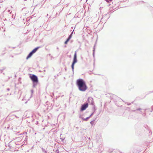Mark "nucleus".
<instances>
[{
  "instance_id": "obj_7",
  "label": "nucleus",
  "mask_w": 153,
  "mask_h": 153,
  "mask_svg": "<svg viewBox=\"0 0 153 153\" xmlns=\"http://www.w3.org/2000/svg\"><path fill=\"white\" fill-rule=\"evenodd\" d=\"M107 2H109L110 1H111L112 0H105Z\"/></svg>"
},
{
  "instance_id": "obj_6",
  "label": "nucleus",
  "mask_w": 153,
  "mask_h": 153,
  "mask_svg": "<svg viewBox=\"0 0 153 153\" xmlns=\"http://www.w3.org/2000/svg\"><path fill=\"white\" fill-rule=\"evenodd\" d=\"M74 30L73 31V32L71 33V34L69 35L68 38L67 39L66 41L65 42V44H66L67 42L70 40L71 38L72 34L73 33Z\"/></svg>"
},
{
  "instance_id": "obj_2",
  "label": "nucleus",
  "mask_w": 153,
  "mask_h": 153,
  "mask_svg": "<svg viewBox=\"0 0 153 153\" xmlns=\"http://www.w3.org/2000/svg\"><path fill=\"white\" fill-rule=\"evenodd\" d=\"M30 77L33 82L37 83L38 82V78L36 76L33 74L30 75Z\"/></svg>"
},
{
  "instance_id": "obj_4",
  "label": "nucleus",
  "mask_w": 153,
  "mask_h": 153,
  "mask_svg": "<svg viewBox=\"0 0 153 153\" xmlns=\"http://www.w3.org/2000/svg\"><path fill=\"white\" fill-rule=\"evenodd\" d=\"M38 49V48H35L31 52H30L27 57V59H28V58H30L32 56L33 54Z\"/></svg>"
},
{
  "instance_id": "obj_9",
  "label": "nucleus",
  "mask_w": 153,
  "mask_h": 153,
  "mask_svg": "<svg viewBox=\"0 0 153 153\" xmlns=\"http://www.w3.org/2000/svg\"><path fill=\"white\" fill-rule=\"evenodd\" d=\"M36 48H40V47H36Z\"/></svg>"
},
{
  "instance_id": "obj_10",
  "label": "nucleus",
  "mask_w": 153,
  "mask_h": 153,
  "mask_svg": "<svg viewBox=\"0 0 153 153\" xmlns=\"http://www.w3.org/2000/svg\"><path fill=\"white\" fill-rule=\"evenodd\" d=\"M25 1H26V0H25Z\"/></svg>"
},
{
  "instance_id": "obj_8",
  "label": "nucleus",
  "mask_w": 153,
  "mask_h": 153,
  "mask_svg": "<svg viewBox=\"0 0 153 153\" xmlns=\"http://www.w3.org/2000/svg\"><path fill=\"white\" fill-rule=\"evenodd\" d=\"M7 11H8L9 12V13H11V12H10V10H7Z\"/></svg>"
},
{
  "instance_id": "obj_5",
  "label": "nucleus",
  "mask_w": 153,
  "mask_h": 153,
  "mask_svg": "<svg viewBox=\"0 0 153 153\" xmlns=\"http://www.w3.org/2000/svg\"><path fill=\"white\" fill-rule=\"evenodd\" d=\"M88 107V103L84 104L82 105L81 108V111H83L85 110Z\"/></svg>"
},
{
  "instance_id": "obj_1",
  "label": "nucleus",
  "mask_w": 153,
  "mask_h": 153,
  "mask_svg": "<svg viewBox=\"0 0 153 153\" xmlns=\"http://www.w3.org/2000/svg\"><path fill=\"white\" fill-rule=\"evenodd\" d=\"M76 84L79 90L82 91H85L87 89L85 82L82 79H78L76 81Z\"/></svg>"
},
{
  "instance_id": "obj_3",
  "label": "nucleus",
  "mask_w": 153,
  "mask_h": 153,
  "mask_svg": "<svg viewBox=\"0 0 153 153\" xmlns=\"http://www.w3.org/2000/svg\"><path fill=\"white\" fill-rule=\"evenodd\" d=\"M77 62V59H76V52L75 53L74 56V58L73 62L72 64L71 67L73 70L74 69V64Z\"/></svg>"
}]
</instances>
